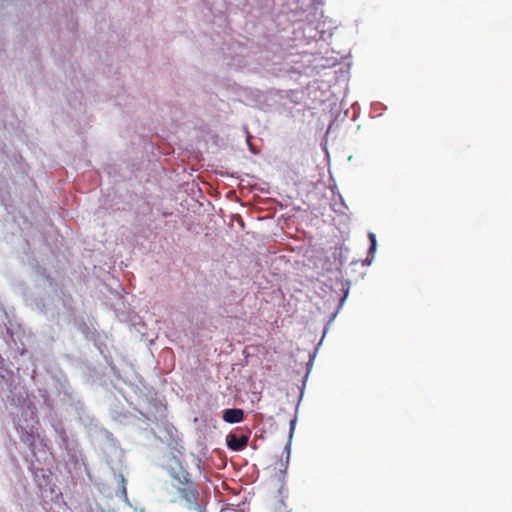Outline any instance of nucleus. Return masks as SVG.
<instances>
[{"label":"nucleus","instance_id":"obj_1","mask_svg":"<svg viewBox=\"0 0 512 512\" xmlns=\"http://www.w3.org/2000/svg\"><path fill=\"white\" fill-rule=\"evenodd\" d=\"M322 103L331 114L340 109V102L347 88L349 67L343 61L349 52L344 47L342 33L332 21L322 20Z\"/></svg>","mask_w":512,"mask_h":512},{"label":"nucleus","instance_id":"obj_3","mask_svg":"<svg viewBox=\"0 0 512 512\" xmlns=\"http://www.w3.org/2000/svg\"><path fill=\"white\" fill-rule=\"evenodd\" d=\"M169 474L173 482L163 488L165 499L171 504L182 503L189 510L200 508L199 491L191 475L187 471L174 469Z\"/></svg>","mask_w":512,"mask_h":512},{"label":"nucleus","instance_id":"obj_4","mask_svg":"<svg viewBox=\"0 0 512 512\" xmlns=\"http://www.w3.org/2000/svg\"><path fill=\"white\" fill-rule=\"evenodd\" d=\"M328 192L330 194L329 206L331 210L338 214H345L347 206L343 200L342 195L335 190V187H329Z\"/></svg>","mask_w":512,"mask_h":512},{"label":"nucleus","instance_id":"obj_7","mask_svg":"<svg viewBox=\"0 0 512 512\" xmlns=\"http://www.w3.org/2000/svg\"><path fill=\"white\" fill-rule=\"evenodd\" d=\"M305 256L313 266H317V261L314 259V250H306Z\"/></svg>","mask_w":512,"mask_h":512},{"label":"nucleus","instance_id":"obj_2","mask_svg":"<svg viewBox=\"0 0 512 512\" xmlns=\"http://www.w3.org/2000/svg\"><path fill=\"white\" fill-rule=\"evenodd\" d=\"M348 250L343 246H334L326 250L322 261V276H327L325 285L329 291H325V306L331 312V322L342 308L348 293L349 284L343 280L342 266L347 260Z\"/></svg>","mask_w":512,"mask_h":512},{"label":"nucleus","instance_id":"obj_9","mask_svg":"<svg viewBox=\"0 0 512 512\" xmlns=\"http://www.w3.org/2000/svg\"><path fill=\"white\" fill-rule=\"evenodd\" d=\"M325 330L322 332V336H321V339L323 340L324 339V336H325Z\"/></svg>","mask_w":512,"mask_h":512},{"label":"nucleus","instance_id":"obj_5","mask_svg":"<svg viewBox=\"0 0 512 512\" xmlns=\"http://www.w3.org/2000/svg\"><path fill=\"white\" fill-rule=\"evenodd\" d=\"M247 443L248 436L246 435L237 436L236 434H230L227 437V446L233 451L243 450L247 446Z\"/></svg>","mask_w":512,"mask_h":512},{"label":"nucleus","instance_id":"obj_6","mask_svg":"<svg viewBox=\"0 0 512 512\" xmlns=\"http://www.w3.org/2000/svg\"><path fill=\"white\" fill-rule=\"evenodd\" d=\"M222 418L227 423H239L244 419V411L239 408L226 409Z\"/></svg>","mask_w":512,"mask_h":512},{"label":"nucleus","instance_id":"obj_8","mask_svg":"<svg viewBox=\"0 0 512 512\" xmlns=\"http://www.w3.org/2000/svg\"><path fill=\"white\" fill-rule=\"evenodd\" d=\"M369 239H370V242H371V246H370V249H369V252L370 253H374L375 249H376V237L373 233H369Z\"/></svg>","mask_w":512,"mask_h":512}]
</instances>
